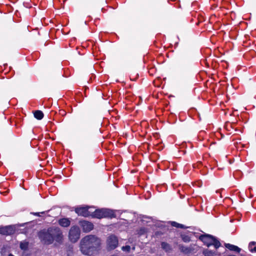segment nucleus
I'll list each match as a JSON object with an SVG mask.
<instances>
[{
  "instance_id": "f257e3e1",
  "label": "nucleus",
  "mask_w": 256,
  "mask_h": 256,
  "mask_svg": "<svg viewBox=\"0 0 256 256\" xmlns=\"http://www.w3.org/2000/svg\"><path fill=\"white\" fill-rule=\"evenodd\" d=\"M38 236L41 242L46 245L52 244L54 240L59 244H62L63 242L62 232L58 227L42 230L39 232Z\"/></svg>"
},
{
  "instance_id": "f03ea898",
  "label": "nucleus",
  "mask_w": 256,
  "mask_h": 256,
  "mask_svg": "<svg viewBox=\"0 0 256 256\" xmlns=\"http://www.w3.org/2000/svg\"><path fill=\"white\" fill-rule=\"evenodd\" d=\"M100 240L94 235H88L83 238L80 242L82 252L88 256H92L100 248Z\"/></svg>"
},
{
  "instance_id": "7ed1b4c3",
  "label": "nucleus",
  "mask_w": 256,
  "mask_h": 256,
  "mask_svg": "<svg viewBox=\"0 0 256 256\" xmlns=\"http://www.w3.org/2000/svg\"><path fill=\"white\" fill-rule=\"evenodd\" d=\"M198 239L207 247L214 246L217 249L221 246L220 242L215 236L210 234H201L198 236Z\"/></svg>"
},
{
  "instance_id": "20e7f679",
  "label": "nucleus",
  "mask_w": 256,
  "mask_h": 256,
  "mask_svg": "<svg viewBox=\"0 0 256 256\" xmlns=\"http://www.w3.org/2000/svg\"><path fill=\"white\" fill-rule=\"evenodd\" d=\"M92 218L101 219L102 218H114L116 215L114 212L111 210L107 208L96 209L94 212L90 213V216Z\"/></svg>"
},
{
  "instance_id": "39448f33",
  "label": "nucleus",
  "mask_w": 256,
  "mask_h": 256,
  "mask_svg": "<svg viewBox=\"0 0 256 256\" xmlns=\"http://www.w3.org/2000/svg\"><path fill=\"white\" fill-rule=\"evenodd\" d=\"M80 231L78 226H72L69 230L68 238L73 243L76 242L80 238Z\"/></svg>"
},
{
  "instance_id": "423d86ee",
  "label": "nucleus",
  "mask_w": 256,
  "mask_h": 256,
  "mask_svg": "<svg viewBox=\"0 0 256 256\" xmlns=\"http://www.w3.org/2000/svg\"><path fill=\"white\" fill-rule=\"evenodd\" d=\"M118 240L117 236L114 234L109 236L106 240L107 248L108 250H113L118 247Z\"/></svg>"
},
{
  "instance_id": "0eeeda50",
  "label": "nucleus",
  "mask_w": 256,
  "mask_h": 256,
  "mask_svg": "<svg viewBox=\"0 0 256 256\" xmlns=\"http://www.w3.org/2000/svg\"><path fill=\"white\" fill-rule=\"evenodd\" d=\"M90 207L88 206H77L74 208L75 212L79 216L85 218L90 216V212L88 210Z\"/></svg>"
},
{
  "instance_id": "6e6552de",
  "label": "nucleus",
  "mask_w": 256,
  "mask_h": 256,
  "mask_svg": "<svg viewBox=\"0 0 256 256\" xmlns=\"http://www.w3.org/2000/svg\"><path fill=\"white\" fill-rule=\"evenodd\" d=\"M82 231L84 232H88L94 228V224L92 222L87 220H83L79 222Z\"/></svg>"
},
{
  "instance_id": "1a4fd4ad",
  "label": "nucleus",
  "mask_w": 256,
  "mask_h": 256,
  "mask_svg": "<svg viewBox=\"0 0 256 256\" xmlns=\"http://www.w3.org/2000/svg\"><path fill=\"white\" fill-rule=\"evenodd\" d=\"M14 228L11 225L0 227V234L4 236H10L14 234Z\"/></svg>"
},
{
  "instance_id": "9d476101",
  "label": "nucleus",
  "mask_w": 256,
  "mask_h": 256,
  "mask_svg": "<svg viewBox=\"0 0 256 256\" xmlns=\"http://www.w3.org/2000/svg\"><path fill=\"white\" fill-rule=\"evenodd\" d=\"M189 65V61L184 56H180L178 60L177 66L180 70L186 69Z\"/></svg>"
},
{
  "instance_id": "9b49d317",
  "label": "nucleus",
  "mask_w": 256,
  "mask_h": 256,
  "mask_svg": "<svg viewBox=\"0 0 256 256\" xmlns=\"http://www.w3.org/2000/svg\"><path fill=\"white\" fill-rule=\"evenodd\" d=\"M194 245L190 244V246L186 247L183 245L180 244L179 246V248L181 252L184 254H189L194 251Z\"/></svg>"
},
{
  "instance_id": "f8f14e48",
  "label": "nucleus",
  "mask_w": 256,
  "mask_h": 256,
  "mask_svg": "<svg viewBox=\"0 0 256 256\" xmlns=\"http://www.w3.org/2000/svg\"><path fill=\"white\" fill-rule=\"evenodd\" d=\"M58 224L64 228L68 227L70 224V220L68 218H62L58 220Z\"/></svg>"
},
{
  "instance_id": "ddd939ff",
  "label": "nucleus",
  "mask_w": 256,
  "mask_h": 256,
  "mask_svg": "<svg viewBox=\"0 0 256 256\" xmlns=\"http://www.w3.org/2000/svg\"><path fill=\"white\" fill-rule=\"evenodd\" d=\"M224 246L230 250L236 252L238 253H239L241 250V249L238 246L232 244H224Z\"/></svg>"
},
{
  "instance_id": "4468645a",
  "label": "nucleus",
  "mask_w": 256,
  "mask_h": 256,
  "mask_svg": "<svg viewBox=\"0 0 256 256\" xmlns=\"http://www.w3.org/2000/svg\"><path fill=\"white\" fill-rule=\"evenodd\" d=\"M34 117L38 120H41L44 116V113L40 110H36L34 112Z\"/></svg>"
},
{
  "instance_id": "2eb2a0df",
  "label": "nucleus",
  "mask_w": 256,
  "mask_h": 256,
  "mask_svg": "<svg viewBox=\"0 0 256 256\" xmlns=\"http://www.w3.org/2000/svg\"><path fill=\"white\" fill-rule=\"evenodd\" d=\"M161 248L166 252H169L172 250V246L166 242H161Z\"/></svg>"
},
{
  "instance_id": "dca6fc26",
  "label": "nucleus",
  "mask_w": 256,
  "mask_h": 256,
  "mask_svg": "<svg viewBox=\"0 0 256 256\" xmlns=\"http://www.w3.org/2000/svg\"><path fill=\"white\" fill-rule=\"evenodd\" d=\"M248 248L250 252H256V242H250L248 244Z\"/></svg>"
},
{
  "instance_id": "f3484780",
  "label": "nucleus",
  "mask_w": 256,
  "mask_h": 256,
  "mask_svg": "<svg viewBox=\"0 0 256 256\" xmlns=\"http://www.w3.org/2000/svg\"><path fill=\"white\" fill-rule=\"evenodd\" d=\"M180 238L184 242H189L191 241V238L186 234H180Z\"/></svg>"
},
{
  "instance_id": "a211bd4d",
  "label": "nucleus",
  "mask_w": 256,
  "mask_h": 256,
  "mask_svg": "<svg viewBox=\"0 0 256 256\" xmlns=\"http://www.w3.org/2000/svg\"><path fill=\"white\" fill-rule=\"evenodd\" d=\"M203 254L204 256H214V252L212 250H209L208 249H205L203 250Z\"/></svg>"
},
{
  "instance_id": "6ab92c4d",
  "label": "nucleus",
  "mask_w": 256,
  "mask_h": 256,
  "mask_svg": "<svg viewBox=\"0 0 256 256\" xmlns=\"http://www.w3.org/2000/svg\"><path fill=\"white\" fill-rule=\"evenodd\" d=\"M28 242H21L20 243V247L21 250H28Z\"/></svg>"
},
{
  "instance_id": "aec40b11",
  "label": "nucleus",
  "mask_w": 256,
  "mask_h": 256,
  "mask_svg": "<svg viewBox=\"0 0 256 256\" xmlns=\"http://www.w3.org/2000/svg\"><path fill=\"white\" fill-rule=\"evenodd\" d=\"M146 228L144 227L140 228L138 230L137 232V234L139 236H142L146 234Z\"/></svg>"
},
{
  "instance_id": "412c9836",
  "label": "nucleus",
  "mask_w": 256,
  "mask_h": 256,
  "mask_svg": "<svg viewBox=\"0 0 256 256\" xmlns=\"http://www.w3.org/2000/svg\"><path fill=\"white\" fill-rule=\"evenodd\" d=\"M122 249L124 251H126L128 252L130 250V246H123Z\"/></svg>"
},
{
  "instance_id": "4be33fe9",
  "label": "nucleus",
  "mask_w": 256,
  "mask_h": 256,
  "mask_svg": "<svg viewBox=\"0 0 256 256\" xmlns=\"http://www.w3.org/2000/svg\"><path fill=\"white\" fill-rule=\"evenodd\" d=\"M130 46H126L125 48H124V52L128 54L130 53Z\"/></svg>"
},
{
  "instance_id": "5701e85b",
  "label": "nucleus",
  "mask_w": 256,
  "mask_h": 256,
  "mask_svg": "<svg viewBox=\"0 0 256 256\" xmlns=\"http://www.w3.org/2000/svg\"><path fill=\"white\" fill-rule=\"evenodd\" d=\"M170 224H171L172 226L174 227H176V228H178V226H179V223H178V222H176L172 221V222H170Z\"/></svg>"
},
{
  "instance_id": "b1692460",
  "label": "nucleus",
  "mask_w": 256,
  "mask_h": 256,
  "mask_svg": "<svg viewBox=\"0 0 256 256\" xmlns=\"http://www.w3.org/2000/svg\"><path fill=\"white\" fill-rule=\"evenodd\" d=\"M178 228H182V229H186V228H188V227L185 226L184 225L182 224H179V226H178Z\"/></svg>"
},
{
  "instance_id": "393cba45",
  "label": "nucleus",
  "mask_w": 256,
  "mask_h": 256,
  "mask_svg": "<svg viewBox=\"0 0 256 256\" xmlns=\"http://www.w3.org/2000/svg\"><path fill=\"white\" fill-rule=\"evenodd\" d=\"M60 114L62 116H65L66 114V112L64 110H60Z\"/></svg>"
},
{
  "instance_id": "a878e982",
  "label": "nucleus",
  "mask_w": 256,
  "mask_h": 256,
  "mask_svg": "<svg viewBox=\"0 0 256 256\" xmlns=\"http://www.w3.org/2000/svg\"><path fill=\"white\" fill-rule=\"evenodd\" d=\"M32 214L35 216H40V212H33Z\"/></svg>"
},
{
  "instance_id": "bb28decb",
  "label": "nucleus",
  "mask_w": 256,
  "mask_h": 256,
  "mask_svg": "<svg viewBox=\"0 0 256 256\" xmlns=\"http://www.w3.org/2000/svg\"><path fill=\"white\" fill-rule=\"evenodd\" d=\"M110 256H118L117 254H112Z\"/></svg>"
},
{
  "instance_id": "cd10ccee",
  "label": "nucleus",
  "mask_w": 256,
  "mask_h": 256,
  "mask_svg": "<svg viewBox=\"0 0 256 256\" xmlns=\"http://www.w3.org/2000/svg\"><path fill=\"white\" fill-rule=\"evenodd\" d=\"M244 36H245V38H247V36H248V35H247V34H246V35H244Z\"/></svg>"
},
{
  "instance_id": "c85d7f7f",
  "label": "nucleus",
  "mask_w": 256,
  "mask_h": 256,
  "mask_svg": "<svg viewBox=\"0 0 256 256\" xmlns=\"http://www.w3.org/2000/svg\"><path fill=\"white\" fill-rule=\"evenodd\" d=\"M8 256H14L12 255V254H8Z\"/></svg>"
},
{
  "instance_id": "c756f323",
  "label": "nucleus",
  "mask_w": 256,
  "mask_h": 256,
  "mask_svg": "<svg viewBox=\"0 0 256 256\" xmlns=\"http://www.w3.org/2000/svg\"><path fill=\"white\" fill-rule=\"evenodd\" d=\"M41 213H42V214H44V212H42Z\"/></svg>"
}]
</instances>
